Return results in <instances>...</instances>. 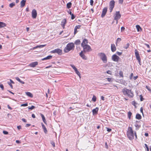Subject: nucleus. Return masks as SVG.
I'll use <instances>...</instances> for the list:
<instances>
[{"instance_id": "obj_43", "label": "nucleus", "mask_w": 151, "mask_h": 151, "mask_svg": "<svg viewBox=\"0 0 151 151\" xmlns=\"http://www.w3.org/2000/svg\"><path fill=\"white\" fill-rule=\"evenodd\" d=\"M93 0H90V5L92 6L93 5Z\"/></svg>"}, {"instance_id": "obj_33", "label": "nucleus", "mask_w": 151, "mask_h": 151, "mask_svg": "<svg viewBox=\"0 0 151 151\" xmlns=\"http://www.w3.org/2000/svg\"><path fill=\"white\" fill-rule=\"evenodd\" d=\"M28 109L32 110L35 109V106H32L31 107H28Z\"/></svg>"}, {"instance_id": "obj_18", "label": "nucleus", "mask_w": 151, "mask_h": 151, "mask_svg": "<svg viewBox=\"0 0 151 151\" xmlns=\"http://www.w3.org/2000/svg\"><path fill=\"white\" fill-rule=\"evenodd\" d=\"M111 49L112 52H114L116 50V48L114 44L111 45Z\"/></svg>"}, {"instance_id": "obj_57", "label": "nucleus", "mask_w": 151, "mask_h": 151, "mask_svg": "<svg viewBox=\"0 0 151 151\" xmlns=\"http://www.w3.org/2000/svg\"><path fill=\"white\" fill-rule=\"evenodd\" d=\"M22 121L24 122H27V121L25 119H24V118H23L22 119Z\"/></svg>"}, {"instance_id": "obj_59", "label": "nucleus", "mask_w": 151, "mask_h": 151, "mask_svg": "<svg viewBox=\"0 0 151 151\" xmlns=\"http://www.w3.org/2000/svg\"><path fill=\"white\" fill-rule=\"evenodd\" d=\"M138 78V76H136L133 77V79L134 80H136Z\"/></svg>"}, {"instance_id": "obj_36", "label": "nucleus", "mask_w": 151, "mask_h": 151, "mask_svg": "<svg viewBox=\"0 0 151 151\" xmlns=\"http://www.w3.org/2000/svg\"><path fill=\"white\" fill-rule=\"evenodd\" d=\"M132 105H133L135 107L136 106V105L137 104V103H136V102L135 101H133L132 102Z\"/></svg>"}, {"instance_id": "obj_49", "label": "nucleus", "mask_w": 151, "mask_h": 151, "mask_svg": "<svg viewBox=\"0 0 151 151\" xmlns=\"http://www.w3.org/2000/svg\"><path fill=\"white\" fill-rule=\"evenodd\" d=\"M121 40V39L120 38H118L117 39V42H119Z\"/></svg>"}, {"instance_id": "obj_5", "label": "nucleus", "mask_w": 151, "mask_h": 151, "mask_svg": "<svg viewBox=\"0 0 151 151\" xmlns=\"http://www.w3.org/2000/svg\"><path fill=\"white\" fill-rule=\"evenodd\" d=\"M82 47L83 48V50L82 51H83V52H88L92 50V49L90 46L88 45L83 46V47Z\"/></svg>"}, {"instance_id": "obj_24", "label": "nucleus", "mask_w": 151, "mask_h": 151, "mask_svg": "<svg viewBox=\"0 0 151 151\" xmlns=\"http://www.w3.org/2000/svg\"><path fill=\"white\" fill-rule=\"evenodd\" d=\"M52 56L51 55H49V56H47V57H46L42 59V60H45L50 59L52 58Z\"/></svg>"}, {"instance_id": "obj_30", "label": "nucleus", "mask_w": 151, "mask_h": 151, "mask_svg": "<svg viewBox=\"0 0 151 151\" xmlns=\"http://www.w3.org/2000/svg\"><path fill=\"white\" fill-rule=\"evenodd\" d=\"M136 28L137 29V31H139L140 29H141V28L140 27V26L139 25H136Z\"/></svg>"}, {"instance_id": "obj_28", "label": "nucleus", "mask_w": 151, "mask_h": 151, "mask_svg": "<svg viewBox=\"0 0 151 151\" xmlns=\"http://www.w3.org/2000/svg\"><path fill=\"white\" fill-rule=\"evenodd\" d=\"M132 115V113L130 111H129L128 113V117L129 119H130L131 116Z\"/></svg>"}, {"instance_id": "obj_39", "label": "nucleus", "mask_w": 151, "mask_h": 151, "mask_svg": "<svg viewBox=\"0 0 151 151\" xmlns=\"http://www.w3.org/2000/svg\"><path fill=\"white\" fill-rule=\"evenodd\" d=\"M43 129L44 132H45V134H47V129H46V128L45 127H44V128H43Z\"/></svg>"}, {"instance_id": "obj_35", "label": "nucleus", "mask_w": 151, "mask_h": 151, "mask_svg": "<svg viewBox=\"0 0 151 151\" xmlns=\"http://www.w3.org/2000/svg\"><path fill=\"white\" fill-rule=\"evenodd\" d=\"M46 45L45 44L44 45H38V48H42L45 46Z\"/></svg>"}, {"instance_id": "obj_38", "label": "nucleus", "mask_w": 151, "mask_h": 151, "mask_svg": "<svg viewBox=\"0 0 151 151\" xmlns=\"http://www.w3.org/2000/svg\"><path fill=\"white\" fill-rule=\"evenodd\" d=\"M81 27V26L80 25H78L76 26L75 27V30H76V29H79Z\"/></svg>"}, {"instance_id": "obj_21", "label": "nucleus", "mask_w": 151, "mask_h": 151, "mask_svg": "<svg viewBox=\"0 0 151 151\" xmlns=\"http://www.w3.org/2000/svg\"><path fill=\"white\" fill-rule=\"evenodd\" d=\"M135 118L136 119L139 120L141 119L142 116L140 114H137L136 115Z\"/></svg>"}, {"instance_id": "obj_52", "label": "nucleus", "mask_w": 151, "mask_h": 151, "mask_svg": "<svg viewBox=\"0 0 151 151\" xmlns=\"http://www.w3.org/2000/svg\"><path fill=\"white\" fill-rule=\"evenodd\" d=\"M143 108L142 107H141V108H140V112L142 113V115H143Z\"/></svg>"}, {"instance_id": "obj_56", "label": "nucleus", "mask_w": 151, "mask_h": 151, "mask_svg": "<svg viewBox=\"0 0 151 151\" xmlns=\"http://www.w3.org/2000/svg\"><path fill=\"white\" fill-rule=\"evenodd\" d=\"M111 72L110 70H108L106 71V73L108 74H111Z\"/></svg>"}, {"instance_id": "obj_17", "label": "nucleus", "mask_w": 151, "mask_h": 151, "mask_svg": "<svg viewBox=\"0 0 151 151\" xmlns=\"http://www.w3.org/2000/svg\"><path fill=\"white\" fill-rule=\"evenodd\" d=\"M66 23V19H64L61 22V25L63 29L65 28V26Z\"/></svg>"}, {"instance_id": "obj_62", "label": "nucleus", "mask_w": 151, "mask_h": 151, "mask_svg": "<svg viewBox=\"0 0 151 151\" xmlns=\"http://www.w3.org/2000/svg\"><path fill=\"white\" fill-rule=\"evenodd\" d=\"M31 126V124H26V127H28Z\"/></svg>"}, {"instance_id": "obj_4", "label": "nucleus", "mask_w": 151, "mask_h": 151, "mask_svg": "<svg viewBox=\"0 0 151 151\" xmlns=\"http://www.w3.org/2000/svg\"><path fill=\"white\" fill-rule=\"evenodd\" d=\"M98 55L103 61L104 63H106L107 61V58L106 55L104 53L101 52L98 54Z\"/></svg>"}, {"instance_id": "obj_42", "label": "nucleus", "mask_w": 151, "mask_h": 151, "mask_svg": "<svg viewBox=\"0 0 151 151\" xmlns=\"http://www.w3.org/2000/svg\"><path fill=\"white\" fill-rule=\"evenodd\" d=\"M70 65L74 70L77 69L74 65Z\"/></svg>"}, {"instance_id": "obj_58", "label": "nucleus", "mask_w": 151, "mask_h": 151, "mask_svg": "<svg viewBox=\"0 0 151 151\" xmlns=\"http://www.w3.org/2000/svg\"><path fill=\"white\" fill-rule=\"evenodd\" d=\"M144 44L147 47H148V48H149L150 47V46L149 45L146 44V43H145Z\"/></svg>"}, {"instance_id": "obj_14", "label": "nucleus", "mask_w": 151, "mask_h": 151, "mask_svg": "<svg viewBox=\"0 0 151 151\" xmlns=\"http://www.w3.org/2000/svg\"><path fill=\"white\" fill-rule=\"evenodd\" d=\"M38 64V62H35L31 63L29 65V66L31 67L34 68Z\"/></svg>"}, {"instance_id": "obj_29", "label": "nucleus", "mask_w": 151, "mask_h": 151, "mask_svg": "<svg viewBox=\"0 0 151 151\" xmlns=\"http://www.w3.org/2000/svg\"><path fill=\"white\" fill-rule=\"evenodd\" d=\"M72 5V3L70 2L68 3H67V7L68 8H70L71 7V6Z\"/></svg>"}, {"instance_id": "obj_25", "label": "nucleus", "mask_w": 151, "mask_h": 151, "mask_svg": "<svg viewBox=\"0 0 151 151\" xmlns=\"http://www.w3.org/2000/svg\"><path fill=\"white\" fill-rule=\"evenodd\" d=\"M81 42L79 40H76L74 44L76 45H80L81 43Z\"/></svg>"}, {"instance_id": "obj_11", "label": "nucleus", "mask_w": 151, "mask_h": 151, "mask_svg": "<svg viewBox=\"0 0 151 151\" xmlns=\"http://www.w3.org/2000/svg\"><path fill=\"white\" fill-rule=\"evenodd\" d=\"M37 12L36 10L35 9H33L32 11V17L33 18L35 19L36 18L37 16Z\"/></svg>"}, {"instance_id": "obj_20", "label": "nucleus", "mask_w": 151, "mask_h": 151, "mask_svg": "<svg viewBox=\"0 0 151 151\" xmlns=\"http://www.w3.org/2000/svg\"><path fill=\"white\" fill-rule=\"evenodd\" d=\"M40 115H41V116L42 118L43 121L45 124H46V120H45V117L44 115L42 114H41Z\"/></svg>"}, {"instance_id": "obj_3", "label": "nucleus", "mask_w": 151, "mask_h": 151, "mask_svg": "<svg viewBox=\"0 0 151 151\" xmlns=\"http://www.w3.org/2000/svg\"><path fill=\"white\" fill-rule=\"evenodd\" d=\"M75 47L74 44L73 42L68 43L64 49L65 53H67L72 50H73Z\"/></svg>"}, {"instance_id": "obj_51", "label": "nucleus", "mask_w": 151, "mask_h": 151, "mask_svg": "<svg viewBox=\"0 0 151 151\" xmlns=\"http://www.w3.org/2000/svg\"><path fill=\"white\" fill-rule=\"evenodd\" d=\"M106 128L107 129V131L108 132H111V129L110 128H109L107 127H106Z\"/></svg>"}, {"instance_id": "obj_1", "label": "nucleus", "mask_w": 151, "mask_h": 151, "mask_svg": "<svg viewBox=\"0 0 151 151\" xmlns=\"http://www.w3.org/2000/svg\"><path fill=\"white\" fill-rule=\"evenodd\" d=\"M127 134L128 137L130 140H132L134 138V134L136 138H137V135L136 132H134V133L132 128L131 127H128Z\"/></svg>"}, {"instance_id": "obj_47", "label": "nucleus", "mask_w": 151, "mask_h": 151, "mask_svg": "<svg viewBox=\"0 0 151 151\" xmlns=\"http://www.w3.org/2000/svg\"><path fill=\"white\" fill-rule=\"evenodd\" d=\"M0 87L1 88L2 90H4V87L3 85L2 84H0Z\"/></svg>"}, {"instance_id": "obj_44", "label": "nucleus", "mask_w": 151, "mask_h": 151, "mask_svg": "<svg viewBox=\"0 0 151 151\" xmlns=\"http://www.w3.org/2000/svg\"><path fill=\"white\" fill-rule=\"evenodd\" d=\"M70 15L71 16V19H73L75 18V16L73 14H72Z\"/></svg>"}, {"instance_id": "obj_23", "label": "nucleus", "mask_w": 151, "mask_h": 151, "mask_svg": "<svg viewBox=\"0 0 151 151\" xmlns=\"http://www.w3.org/2000/svg\"><path fill=\"white\" fill-rule=\"evenodd\" d=\"M6 24L3 22H0V28L6 26Z\"/></svg>"}, {"instance_id": "obj_37", "label": "nucleus", "mask_w": 151, "mask_h": 151, "mask_svg": "<svg viewBox=\"0 0 151 151\" xmlns=\"http://www.w3.org/2000/svg\"><path fill=\"white\" fill-rule=\"evenodd\" d=\"M119 75L121 77H123V73L122 71H120L119 72Z\"/></svg>"}, {"instance_id": "obj_41", "label": "nucleus", "mask_w": 151, "mask_h": 151, "mask_svg": "<svg viewBox=\"0 0 151 151\" xmlns=\"http://www.w3.org/2000/svg\"><path fill=\"white\" fill-rule=\"evenodd\" d=\"M7 83L9 85V86H10L12 88H13V86L12 85V83H10V82H8Z\"/></svg>"}, {"instance_id": "obj_19", "label": "nucleus", "mask_w": 151, "mask_h": 151, "mask_svg": "<svg viewBox=\"0 0 151 151\" xmlns=\"http://www.w3.org/2000/svg\"><path fill=\"white\" fill-rule=\"evenodd\" d=\"M26 2V0H22L20 2V6L21 7H24L25 5Z\"/></svg>"}, {"instance_id": "obj_6", "label": "nucleus", "mask_w": 151, "mask_h": 151, "mask_svg": "<svg viewBox=\"0 0 151 151\" xmlns=\"http://www.w3.org/2000/svg\"><path fill=\"white\" fill-rule=\"evenodd\" d=\"M115 1L114 0L111 1L109 2V9L110 12H111L114 6Z\"/></svg>"}, {"instance_id": "obj_26", "label": "nucleus", "mask_w": 151, "mask_h": 151, "mask_svg": "<svg viewBox=\"0 0 151 151\" xmlns=\"http://www.w3.org/2000/svg\"><path fill=\"white\" fill-rule=\"evenodd\" d=\"M135 126L136 127V130H137L139 129L141 126L140 125H139L138 124L136 123L135 124Z\"/></svg>"}, {"instance_id": "obj_63", "label": "nucleus", "mask_w": 151, "mask_h": 151, "mask_svg": "<svg viewBox=\"0 0 151 151\" xmlns=\"http://www.w3.org/2000/svg\"><path fill=\"white\" fill-rule=\"evenodd\" d=\"M38 48V45L36 46H35V47H33V48H32V49L33 50H34V49H35L36 48Z\"/></svg>"}, {"instance_id": "obj_60", "label": "nucleus", "mask_w": 151, "mask_h": 151, "mask_svg": "<svg viewBox=\"0 0 151 151\" xmlns=\"http://www.w3.org/2000/svg\"><path fill=\"white\" fill-rule=\"evenodd\" d=\"M125 29V28L124 27H121V31H124Z\"/></svg>"}, {"instance_id": "obj_7", "label": "nucleus", "mask_w": 151, "mask_h": 151, "mask_svg": "<svg viewBox=\"0 0 151 151\" xmlns=\"http://www.w3.org/2000/svg\"><path fill=\"white\" fill-rule=\"evenodd\" d=\"M135 54L137 59L138 60L139 64L141 65L140 64L141 63V58L138 51L137 49L135 50Z\"/></svg>"}, {"instance_id": "obj_48", "label": "nucleus", "mask_w": 151, "mask_h": 151, "mask_svg": "<svg viewBox=\"0 0 151 151\" xmlns=\"http://www.w3.org/2000/svg\"><path fill=\"white\" fill-rule=\"evenodd\" d=\"M3 132L5 134H8V132L5 131H3Z\"/></svg>"}, {"instance_id": "obj_31", "label": "nucleus", "mask_w": 151, "mask_h": 151, "mask_svg": "<svg viewBox=\"0 0 151 151\" xmlns=\"http://www.w3.org/2000/svg\"><path fill=\"white\" fill-rule=\"evenodd\" d=\"M15 5L14 3H12L9 4V6L11 8H12Z\"/></svg>"}, {"instance_id": "obj_10", "label": "nucleus", "mask_w": 151, "mask_h": 151, "mask_svg": "<svg viewBox=\"0 0 151 151\" xmlns=\"http://www.w3.org/2000/svg\"><path fill=\"white\" fill-rule=\"evenodd\" d=\"M119 59V57L116 54H114L112 56V59L114 61L118 62Z\"/></svg>"}, {"instance_id": "obj_16", "label": "nucleus", "mask_w": 151, "mask_h": 151, "mask_svg": "<svg viewBox=\"0 0 151 151\" xmlns=\"http://www.w3.org/2000/svg\"><path fill=\"white\" fill-rule=\"evenodd\" d=\"M98 110L99 108L98 107H96L95 109H93L92 111L93 115L97 114Z\"/></svg>"}, {"instance_id": "obj_9", "label": "nucleus", "mask_w": 151, "mask_h": 151, "mask_svg": "<svg viewBox=\"0 0 151 151\" xmlns=\"http://www.w3.org/2000/svg\"><path fill=\"white\" fill-rule=\"evenodd\" d=\"M121 15L119 12H116V16L114 17V19L116 21V24L118 23V20L120 18Z\"/></svg>"}, {"instance_id": "obj_8", "label": "nucleus", "mask_w": 151, "mask_h": 151, "mask_svg": "<svg viewBox=\"0 0 151 151\" xmlns=\"http://www.w3.org/2000/svg\"><path fill=\"white\" fill-rule=\"evenodd\" d=\"M51 53H57L58 55H61L62 54V50L59 48H57L51 51Z\"/></svg>"}, {"instance_id": "obj_12", "label": "nucleus", "mask_w": 151, "mask_h": 151, "mask_svg": "<svg viewBox=\"0 0 151 151\" xmlns=\"http://www.w3.org/2000/svg\"><path fill=\"white\" fill-rule=\"evenodd\" d=\"M88 43V40L86 39H84L82 42L81 44V46L82 47H83V46L88 45L87 44Z\"/></svg>"}, {"instance_id": "obj_50", "label": "nucleus", "mask_w": 151, "mask_h": 151, "mask_svg": "<svg viewBox=\"0 0 151 151\" xmlns=\"http://www.w3.org/2000/svg\"><path fill=\"white\" fill-rule=\"evenodd\" d=\"M116 53L118 55H120L122 54V52H116Z\"/></svg>"}, {"instance_id": "obj_64", "label": "nucleus", "mask_w": 151, "mask_h": 151, "mask_svg": "<svg viewBox=\"0 0 151 151\" xmlns=\"http://www.w3.org/2000/svg\"><path fill=\"white\" fill-rule=\"evenodd\" d=\"M16 142L17 143V144H19L20 143V142L19 140H16Z\"/></svg>"}, {"instance_id": "obj_34", "label": "nucleus", "mask_w": 151, "mask_h": 151, "mask_svg": "<svg viewBox=\"0 0 151 151\" xmlns=\"http://www.w3.org/2000/svg\"><path fill=\"white\" fill-rule=\"evenodd\" d=\"M129 44L127 43L126 45H125L124 47V48L126 49H127V48L129 47Z\"/></svg>"}, {"instance_id": "obj_53", "label": "nucleus", "mask_w": 151, "mask_h": 151, "mask_svg": "<svg viewBox=\"0 0 151 151\" xmlns=\"http://www.w3.org/2000/svg\"><path fill=\"white\" fill-rule=\"evenodd\" d=\"M51 144H52V145L53 146V147H55V143L54 142H51Z\"/></svg>"}, {"instance_id": "obj_32", "label": "nucleus", "mask_w": 151, "mask_h": 151, "mask_svg": "<svg viewBox=\"0 0 151 151\" xmlns=\"http://www.w3.org/2000/svg\"><path fill=\"white\" fill-rule=\"evenodd\" d=\"M96 97L94 95H93V97L92 98V100L94 102H95L96 101Z\"/></svg>"}, {"instance_id": "obj_2", "label": "nucleus", "mask_w": 151, "mask_h": 151, "mask_svg": "<svg viewBox=\"0 0 151 151\" xmlns=\"http://www.w3.org/2000/svg\"><path fill=\"white\" fill-rule=\"evenodd\" d=\"M122 92L125 96H127L129 98H133L134 96L133 92L130 89L126 88L123 89Z\"/></svg>"}, {"instance_id": "obj_55", "label": "nucleus", "mask_w": 151, "mask_h": 151, "mask_svg": "<svg viewBox=\"0 0 151 151\" xmlns=\"http://www.w3.org/2000/svg\"><path fill=\"white\" fill-rule=\"evenodd\" d=\"M105 147L106 148L108 149V145H107V143L106 142L105 143Z\"/></svg>"}, {"instance_id": "obj_54", "label": "nucleus", "mask_w": 151, "mask_h": 151, "mask_svg": "<svg viewBox=\"0 0 151 151\" xmlns=\"http://www.w3.org/2000/svg\"><path fill=\"white\" fill-rule=\"evenodd\" d=\"M140 99L141 101H142L144 100V99L143 98L142 96L141 95H140Z\"/></svg>"}, {"instance_id": "obj_22", "label": "nucleus", "mask_w": 151, "mask_h": 151, "mask_svg": "<svg viewBox=\"0 0 151 151\" xmlns=\"http://www.w3.org/2000/svg\"><path fill=\"white\" fill-rule=\"evenodd\" d=\"M25 93L29 97H30L31 98L33 97V95L30 92H25Z\"/></svg>"}, {"instance_id": "obj_45", "label": "nucleus", "mask_w": 151, "mask_h": 151, "mask_svg": "<svg viewBox=\"0 0 151 151\" xmlns=\"http://www.w3.org/2000/svg\"><path fill=\"white\" fill-rule=\"evenodd\" d=\"M15 79L17 81H18L19 82H20V81H21V80L19 79V78L17 77H15Z\"/></svg>"}, {"instance_id": "obj_61", "label": "nucleus", "mask_w": 151, "mask_h": 151, "mask_svg": "<svg viewBox=\"0 0 151 151\" xmlns=\"http://www.w3.org/2000/svg\"><path fill=\"white\" fill-rule=\"evenodd\" d=\"M17 128L19 130L21 128V126H17Z\"/></svg>"}, {"instance_id": "obj_40", "label": "nucleus", "mask_w": 151, "mask_h": 151, "mask_svg": "<svg viewBox=\"0 0 151 151\" xmlns=\"http://www.w3.org/2000/svg\"><path fill=\"white\" fill-rule=\"evenodd\" d=\"M28 105V104L27 103L22 104L21 105V106H27Z\"/></svg>"}, {"instance_id": "obj_13", "label": "nucleus", "mask_w": 151, "mask_h": 151, "mask_svg": "<svg viewBox=\"0 0 151 151\" xmlns=\"http://www.w3.org/2000/svg\"><path fill=\"white\" fill-rule=\"evenodd\" d=\"M107 7H105L103 9L101 14L102 17H103L105 16L107 12Z\"/></svg>"}, {"instance_id": "obj_15", "label": "nucleus", "mask_w": 151, "mask_h": 151, "mask_svg": "<svg viewBox=\"0 0 151 151\" xmlns=\"http://www.w3.org/2000/svg\"><path fill=\"white\" fill-rule=\"evenodd\" d=\"M83 51H81V52L79 53V55L84 60H86L87 59L86 57L85 56L84 54L83 53Z\"/></svg>"}, {"instance_id": "obj_46", "label": "nucleus", "mask_w": 151, "mask_h": 151, "mask_svg": "<svg viewBox=\"0 0 151 151\" xmlns=\"http://www.w3.org/2000/svg\"><path fill=\"white\" fill-rule=\"evenodd\" d=\"M124 0H119V3L120 4H122Z\"/></svg>"}, {"instance_id": "obj_27", "label": "nucleus", "mask_w": 151, "mask_h": 151, "mask_svg": "<svg viewBox=\"0 0 151 151\" xmlns=\"http://www.w3.org/2000/svg\"><path fill=\"white\" fill-rule=\"evenodd\" d=\"M75 71L76 74L79 76L80 78H81V74L80 72L78 71L77 69L75 70Z\"/></svg>"}]
</instances>
